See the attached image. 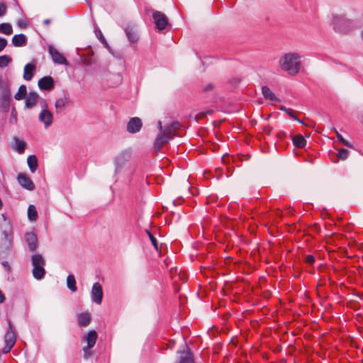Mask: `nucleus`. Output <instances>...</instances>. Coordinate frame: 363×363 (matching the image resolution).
<instances>
[{"label": "nucleus", "instance_id": "nucleus-53", "mask_svg": "<svg viewBox=\"0 0 363 363\" xmlns=\"http://www.w3.org/2000/svg\"><path fill=\"white\" fill-rule=\"evenodd\" d=\"M174 271L175 272H177V269H171V270H170V274H171V276H172V273H173V272H174Z\"/></svg>", "mask_w": 363, "mask_h": 363}, {"label": "nucleus", "instance_id": "nucleus-36", "mask_svg": "<svg viewBox=\"0 0 363 363\" xmlns=\"http://www.w3.org/2000/svg\"><path fill=\"white\" fill-rule=\"evenodd\" d=\"M281 110L284 111L289 116L293 118L294 119L299 121L301 123V120H299L296 116H295V111L293 109L291 108H286V107H281Z\"/></svg>", "mask_w": 363, "mask_h": 363}, {"label": "nucleus", "instance_id": "nucleus-30", "mask_svg": "<svg viewBox=\"0 0 363 363\" xmlns=\"http://www.w3.org/2000/svg\"><path fill=\"white\" fill-rule=\"evenodd\" d=\"M67 103V101L66 99H57L55 102V107H56L57 110V111L62 110L65 107Z\"/></svg>", "mask_w": 363, "mask_h": 363}, {"label": "nucleus", "instance_id": "nucleus-11", "mask_svg": "<svg viewBox=\"0 0 363 363\" xmlns=\"http://www.w3.org/2000/svg\"><path fill=\"white\" fill-rule=\"evenodd\" d=\"M49 52L52 58V60L55 63L66 65H68V62L67 61L66 58L55 48L49 47Z\"/></svg>", "mask_w": 363, "mask_h": 363}, {"label": "nucleus", "instance_id": "nucleus-43", "mask_svg": "<svg viewBox=\"0 0 363 363\" xmlns=\"http://www.w3.org/2000/svg\"><path fill=\"white\" fill-rule=\"evenodd\" d=\"M18 26L21 28H26L27 26V23L25 21L20 20L18 21Z\"/></svg>", "mask_w": 363, "mask_h": 363}, {"label": "nucleus", "instance_id": "nucleus-5", "mask_svg": "<svg viewBox=\"0 0 363 363\" xmlns=\"http://www.w3.org/2000/svg\"><path fill=\"white\" fill-rule=\"evenodd\" d=\"M97 337V333L94 330H90L84 337V339L86 340L87 343V347L83 348L84 359H88L91 356V352L90 351V349L95 345Z\"/></svg>", "mask_w": 363, "mask_h": 363}, {"label": "nucleus", "instance_id": "nucleus-49", "mask_svg": "<svg viewBox=\"0 0 363 363\" xmlns=\"http://www.w3.org/2000/svg\"><path fill=\"white\" fill-rule=\"evenodd\" d=\"M216 172H218V175L222 174V169H221L220 167H219V168L216 169Z\"/></svg>", "mask_w": 363, "mask_h": 363}, {"label": "nucleus", "instance_id": "nucleus-33", "mask_svg": "<svg viewBox=\"0 0 363 363\" xmlns=\"http://www.w3.org/2000/svg\"><path fill=\"white\" fill-rule=\"evenodd\" d=\"M96 35L97 37V38L100 40V42L106 47V48H108V44L106 40V38H104V36L103 35L101 31L99 30V29H97L96 31Z\"/></svg>", "mask_w": 363, "mask_h": 363}, {"label": "nucleus", "instance_id": "nucleus-45", "mask_svg": "<svg viewBox=\"0 0 363 363\" xmlns=\"http://www.w3.org/2000/svg\"><path fill=\"white\" fill-rule=\"evenodd\" d=\"M91 315L88 312H85V313H80L79 315H78V318H90Z\"/></svg>", "mask_w": 363, "mask_h": 363}, {"label": "nucleus", "instance_id": "nucleus-13", "mask_svg": "<svg viewBox=\"0 0 363 363\" xmlns=\"http://www.w3.org/2000/svg\"><path fill=\"white\" fill-rule=\"evenodd\" d=\"M38 86L42 90H51L54 87V80L50 76L44 77L38 81Z\"/></svg>", "mask_w": 363, "mask_h": 363}, {"label": "nucleus", "instance_id": "nucleus-18", "mask_svg": "<svg viewBox=\"0 0 363 363\" xmlns=\"http://www.w3.org/2000/svg\"><path fill=\"white\" fill-rule=\"evenodd\" d=\"M170 139L163 133H161L156 138L154 147L157 150H160Z\"/></svg>", "mask_w": 363, "mask_h": 363}, {"label": "nucleus", "instance_id": "nucleus-50", "mask_svg": "<svg viewBox=\"0 0 363 363\" xmlns=\"http://www.w3.org/2000/svg\"><path fill=\"white\" fill-rule=\"evenodd\" d=\"M158 128H160V130H162V122L161 121H159L158 122Z\"/></svg>", "mask_w": 363, "mask_h": 363}, {"label": "nucleus", "instance_id": "nucleus-44", "mask_svg": "<svg viewBox=\"0 0 363 363\" xmlns=\"http://www.w3.org/2000/svg\"><path fill=\"white\" fill-rule=\"evenodd\" d=\"M2 264L6 269L8 272H11V267H10V265H9L8 262L4 261V262H2Z\"/></svg>", "mask_w": 363, "mask_h": 363}, {"label": "nucleus", "instance_id": "nucleus-14", "mask_svg": "<svg viewBox=\"0 0 363 363\" xmlns=\"http://www.w3.org/2000/svg\"><path fill=\"white\" fill-rule=\"evenodd\" d=\"M25 238L28 245L29 250L32 252L35 251L38 247V239L35 234L31 232L26 233Z\"/></svg>", "mask_w": 363, "mask_h": 363}, {"label": "nucleus", "instance_id": "nucleus-35", "mask_svg": "<svg viewBox=\"0 0 363 363\" xmlns=\"http://www.w3.org/2000/svg\"><path fill=\"white\" fill-rule=\"evenodd\" d=\"M335 133H336V136H337V140L341 143H342L344 145L347 146V147H352V145L347 141L346 140L341 134H340L336 130H335Z\"/></svg>", "mask_w": 363, "mask_h": 363}, {"label": "nucleus", "instance_id": "nucleus-22", "mask_svg": "<svg viewBox=\"0 0 363 363\" xmlns=\"http://www.w3.org/2000/svg\"><path fill=\"white\" fill-rule=\"evenodd\" d=\"M28 165L30 171L33 173L38 168V160L35 155H30L27 160Z\"/></svg>", "mask_w": 363, "mask_h": 363}, {"label": "nucleus", "instance_id": "nucleus-7", "mask_svg": "<svg viewBox=\"0 0 363 363\" xmlns=\"http://www.w3.org/2000/svg\"><path fill=\"white\" fill-rule=\"evenodd\" d=\"M91 294L92 301L97 304H100L103 298V289L101 285L99 282L94 284Z\"/></svg>", "mask_w": 363, "mask_h": 363}, {"label": "nucleus", "instance_id": "nucleus-9", "mask_svg": "<svg viewBox=\"0 0 363 363\" xmlns=\"http://www.w3.org/2000/svg\"><path fill=\"white\" fill-rule=\"evenodd\" d=\"M143 123L140 118L133 117L130 118L127 124V131L130 133H135L140 130Z\"/></svg>", "mask_w": 363, "mask_h": 363}, {"label": "nucleus", "instance_id": "nucleus-24", "mask_svg": "<svg viewBox=\"0 0 363 363\" xmlns=\"http://www.w3.org/2000/svg\"><path fill=\"white\" fill-rule=\"evenodd\" d=\"M27 88L26 85L20 86L18 92L15 94L14 98L17 101L22 100L26 97Z\"/></svg>", "mask_w": 363, "mask_h": 363}, {"label": "nucleus", "instance_id": "nucleus-52", "mask_svg": "<svg viewBox=\"0 0 363 363\" xmlns=\"http://www.w3.org/2000/svg\"><path fill=\"white\" fill-rule=\"evenodd\" d=\"M226 169L228 171V173H226V175L229 176L230 175V168L228 167H226Z\"/></svg>", "mask_w": 363, "mask_h": 363}, {"label": "nucleus", "instance_id": "nucleus-31", "mask_svg": "<svg viewBox=\"0 0 363 363\" xmlns=\"http://www.w3.org/2000/svg\"><path fill=\"white\" fill-rule=\"evenodd\" d=\"M11 61V58L8 55L0 56V67H6Z\"/></svg>", "mask_w": 363, "mask_h": 363}, {"label": "nucleus", "instance_id": "nucleus-29", "mask_svg": "<svg viewBox=\"0 0 363 363\" xmlns=\"http://www.w3.org/2000/svg\"><path fill=\"white\" fill-rule=\"evenodd\" d=\"M67 286H68V288H69L72 291H77L76 280H75V278H74V275H72V274H69V275L67 277Z\"/></svg>", "mask_w": 363, "mask_h": 363}, {"label": "nucleus", "instance_id": "nucleus-40", "mask_svg": "<svg viewBox=\"0 0 363 363\" xmlns=\"http://www.w3.org/2000/svg\"><path fill=\"white\" fill-rule=\"evenodd\" d=\"M6 6L4 4H0V16H3L6 13Z\"/></svg>", "mask_w": 363, "mask_h": 363}, {"label": "nucleus", "instance_id": "nucleus-54", "mask_svg": "<svg viewBox=\"0 0 363 363\" xmlns=\"http://www.w3.org/2000/svg\"><path fill=\"white\" fill-rule=\"evenodd\" d=\"M257 322V321L256 320H254L253 321L251 322V324L254 326V324Z\"/></svg>", "mask_w": 363, "mask_h": 363}, {"label": "nucleus", "instance_id": "nucleus-41", "mask_svg": "<svg viewBox=\"0 0 363 363\" xmlns=\"http://www.w3.org/2000/svg\"><path fill=\"white\" fill-rule=\"evenodd\" d=\"M232 158L230 155H224L223 157H222V162L223 163H224L225 164H227L228 163L230 162Z\"/></svg>", "mask_w": 363, "mask_h": 363}, {"label": "nucleus", "instance_id": "nucleus-25", "mask_svg": "<svg viewBox=\"0 0 363 363\" xmlns=\"http://www.w3.org/2000/svg\"><path fill=\"white\" fill-rule=\"evenodd\" d=\"M0 33L5 34L7 35L13 33V28L10 23H2L0 24Z\"/></svg>", "mask_w": 363, "mask_h": 363}, {"label": "nucleus", "instance_id": "nucleus-48", "mask_svg": "<svg viewBox=\"0 0 363 363\" xmlns=\"http://www.w3.org/2000/svg\"><path fill=\"white\" fill-rule=\"evenodd\" d=\"M50 22H51V21L50 19H45V20H44L43 23L45 25L48 26V25H49L50 23Z\"/></svg>", "mask_w": 363, "mask_h": 363}, {"label": "nucleus", "instance_id": "nucleus-4", "mask_svg": "<svg viewBox=\"0 0 363 363\" xmlns=\"http://www.w3.org/2000/svg\"><path fill=\"white\" fill-rule=\"evenodd\" d=\"M16 342V335L11 325V321H8V328L4 336L5 346L2 349V352L6 354L9 352L15 345Z\"/></svg>", "mask_w": 363, "mask_h": 363}, {"label": "nucleus", "instance_id": "nucleus-32", "mask_svg": "<svg viewBox=\"0 0 363 363\" xmlns=\"http://www.w3.org/2000/svg\"><path fill=\"white\" fill-rule=\"evenodd\" d=\"M146 232H147V234L148 235V237H149L154 248L156 250V251L159 252V250H160L159 245H158L156 238L150 231L146 230Z\"/></svg>", "mask_w": 363, "mask_h": 363}, {"label": "nucleus", "instance_id": "nucleus-26", "mask_svg": "<svg viewBox=\"0 0 363 363\" xmlns=\"http://www.w3.org/2000/svg\"><path fill=\"white\" fill-rule=\"evenodd\" d=\"M262 94L266 99H268L270 101L277 100L274 94L272 91V90L269 87L263 86L262 89Z\"/></svg>", "mask_w": 363, "mask_h": 363}, {"label": "nucleus", "instance_id": "nucleus-6", "mask_svg": "<svg viewBox=\"0 0 363 363\" xmlns=\"http://www.w3.org/2000/svg\"><path fill=\"white\" fill-rule=\"evenodd\" d=\"M152 18L156 25V28L159 30H164L169 24L167 17L161 11H154L152 13Z\"/></svg>", "mask_w": 363, "mask_h": 363}, {"label": "nucleus", "instance_id": "nucleus-28", "mask_svg": "<svg viewBox=\"0 0 363 363\" xmlns=\"http://www.w3.org/2000/svg\"><path fill=\"white\" fill-rule=\"evenodd\" d=\"M125 34L128 38V40L133 43L137 40V35L133 30V28L130 26H128L125 29Z\"/></svg>", "mask_w": 363, "mask_h": 363}, {"label": "nucleus", "instance_id": "nucleus-47", "mask_svg": "<svg viewBox=\"0 0 363 363\" xmlns=\"http://www.w3.org/2000/svg\"><path fill=\"white\" fill-rule=\"evenodd\" d=\"M212 89H213V85L212 84H208V86H206L204 88V91H210V90H212Z\"/></svg>", "mask_w": 363, "mask_h": 363}, {"label": "nucleus", "instance_id": "nucleus-1", "mask_svg": "<svg viewBox=\"0 0 363 363\" xmlns=\"http://www.w3.org/2000/svg\"><path fill=\"white\" fill-rule=\"evenodd\" d=\"M300 57L296 53H287L280 60L282 69L287 71L289 74H296L301 67Z\"/></svg>", "mask_w": 363, "mask_h": 363}, {"label": "nucleus", "instance_id": "nucleus-37", "mask_svg": "<svg viewBox=\"0 0 363 363\" xmlns=\"http://www.w3.org/2000/svg\"><path fill=\"white\" fill-rule=\"evenodd\" d=\"M315 261V259L313 255H308L305 258V262L309 264H313Z\"/></svg>", "mask_w": 363, "mask_h": 363}, {"label": "nucleus", "instance_id": "nucleus-16", "mask_svg": "<svg viewBox=\"0 0 363 363\" xmlns=\"http://www.w3.org/2000/svg\"><path fill=\"white\" fill-rule=\"evenodd\" d=\"M39 96L37 93L30 91L26 97L25 105L28 108H32L34 107L38 102Z\"/></svg>", "mask_w": 363, "mask_h": 363}, {"label": "nucleus", "instance_id": "nucleus-10", "mask_svg": "<svg viewBox=\"0 0 363 363\" xmlns=\"http://www.w3.org/2000/svg\"><path fill=\"white\" fill-rule=\"evenodd\" d=\"M179 363H194L193 354L186 345H184L183 350H179Z\"/></svg>", "mask_w": 363, "mask_h": 363}, {"label": "nucleus", "instance_id": "nucleus-19", "mask_svg": "<svg viewBox=\"0 0 363 363\" xmlns=\"http://www.w3.org/2000/svg\"><path fill=\"white\" fill-rule=\"evenodd\" d=\"M1 106L5 109H9L11 101V93L9 89L3 91L1 96Z\"/></svg>", "mask_w": 363, "mask_h": 363}, {"label": "nucleus", "instance_id": "nucleus-51", "mask_svg": "<svg viewBox=\"0 0 363 363\" xmlns=\"http://www.w3.org/2000/svg\"><path fill=\"white\" fill-rule=\"evenodd\" d=\"M284 135V133L283 132H280L277 134V136L279 137V138H281L283 135Z\"/></svg>", "mask_w": 363, "mask_h": 363}, {"label": "nucleus", "instance_id": "nucleus-8", "mask_svg": "<svg viewBox=\"0 0 363 363\" xmlns=\"http://www.w3.org/2000/svg\"><path fill=\"white\" fill-rule=\"evenodd\" d=\"M20 185L28 190L32 191L35 189V184L30 178L25 173H20L17 177Z\"/></svg>", "mask_w": 363, "mask_h": 363}, {"label": "nucleus", "instance_id": "nucleus-20", "mask_svg": "<svg viewBox=\"0 0 363 363\" xmlns=\"http://www.w3.org/2000/svg\"><path fill=\"white\" fill-rule=\"evenodd\" d=\"M12 43L16 47L24 46L27 43V38L24 34L15 35L12 38Z\"/></svg>", "mask_w": 363, "mask_h": 363}, {"label": "nucleus", "instance_id": "nucleus-42", "mask_svg": "<svg viewBox=\"0 0 363 363\" xmlns=\"http://www.w3.org/2000/svg\"><path fill=\"white\" fill-rule=\"evenodd\" d=\"M272 130V127H271L270 125H266L263 128V132L268 135L271 134Z\"/></svg>", "mask_w": 363, "mask_h": 363}, {"label": "nucleus", "instance_id": "nucleus-15", "mask_svg": "<svg viewBox=\"0 0 363 363\" xmlns=\"http://www.w3.org/2000/svg\"><path fill=\"white\" fill-rule=\"evenodd\" d=\"M39 119L48 127L52 123V114L48 109H43L39 115Z\"/></svg>", "mask_w": 363, "mask_h": 363}, {"label": "nucleus", "instance_id": "nucleus-12", "mask_svg": "<svg viewBox=\"0 0 363 363\" xmlns=\"http://www.w3.org/2000/svg\"><path fill=\"white\" fill-rule=\"evenodd\" d=\"M181 125L177 121L172 122L170 125H167L162 133L170 140L176 135L177 131L179 129Z\"/></svg>", "mask_w": 363, "mask_h": 363}, {"label": "nucleus", "instance_id": "nucleus-27", "mask_svg": "<svg viewBox=\"0 0 363 363\" xmlns=\"http://www.w3.org/2000/svg\"><path fill=\"white\" fill-rule=\"evenodd\" d=\"M28 217L30 221H35L38 218V212L33 205H30L28 208Z\"/></svg>", "mask_w": 363, "mask_h": 363}, {"label": "nucleus", "instance_id": "nucleus-34", "mask_svg": "<svg viewBox=\"0 0 363 363\" xmlns=\"http://www.w3.org/2000/svg\"><path fill=\"white\" fill-rule=\"evenodd\" d=\"M26 149V143L22 140H16V150L18 153L22 154L24 152Z\"/></svg>", "mask_w": 363, "mask_h": 363}, {"label": "nucleus", "instance_id": "nucleus-2", "mask_svg": "<svg viewBox=\"0 0 363 363\" xmlns=\"http://www.w3.org/2000/svg\"><path fill=\"white\" fill-rule=\"evenodd\" d=\"M332 25L336 32L342 34H347L355 28L352 21L345 18L344 16L338 15L333 16Z\"/></svg>", "mask_w": 363, "mask_h": 363}, {"label": "nucleus", "instance_id": "nucleus-21", "mask_svg": "<svg viewBox=\"0 0 363 363\" xmlns=\"http://www.w3.org/2000/svg\"><path fill=\"white\" fill-rule=\"evenodd\" d=\"M294 145L297 148H303L306 145V140L302 135L291 137Z\"/></svg>", "mask_w": 363, "mask_h": 363}, {"label": "nucleus", "instance_id": "nucleus-3", "mask_svg": "<svg viewBox=\"0 0 363 363\" xmlns=\"http://www.w3.org/2000/svg\"><path fill=\"white\" fill-rule=\"evenodd\" d=\"M31 262L33 266V275L36 279H41L45 274V260L40 254L33 255L31 257Z\"/></svg>", "mask_w": 363, "mask_h": 363}, {"label": "nucleus", "instance_id": "nucleus-23", "mask_svg": "<svg viewBox=\"0 0 363 363\" xmlns=\"http://www.w3.org/2000/svg\"><path fill=\"white\" fill-rule=\"evenodd\" d=\"M349 155V151L346 149L342 148L338 150V152L336 154V158L333 160V162L336 163L340 160H345Z\"/></svg>", "mask_w": 363, "mask_h": 363}, {"label": "nucleus", "instance_id": "nucleus-17", "mask_svg": "<svg viewBox=\"0 0 363 363\" xmlns=\"http://www.w3.org/2000/svg\"><path fill=\"white\" fill-rule=\"evenodd\" d=\"M35 69V65L33 63H28L24 67L23 78L26 81L32 79L34 71Z\"/></svg>", "mask_w": 363, "mask_h": 363}, {"label": "nucleus", "instance_id": "nucleus-39", "mask_svg": "<svg viewBox=\"0 0 363 363\" xmlns=\"http://www.w3.org/2000/svg\"><path fill=\"white\" fill-rule=\"evenodd\" d=\"M91 319H80L79 325L82 327H86L90 323Z\"/></svg>", "mask_w": 363, "mask_h": 363}, {"label": "nucleus", "instance_id": "nucleus-38", "mask_svg": "<svg viewBox=\"0 0 363 363\" xmlns=\"http://www.w3.org/2000/svg\"><path fill=\"white\" fill-rule=\"evenodd\" d=\"M7 40L5 38H0V52L6 47Z\"/></svg>", "mask_w": 363, "mask_h": 363}, {"label": "nucleus", "instance_id": "nucleus-46", "mask_svg": "<svg viewBox=\"0 0 363 363\" xmlns=\"http://www.w3.org/2000/svg\"><path fill=\"white\" fill-rule=\"evenodd\" d=\"M6 298L3 292L0 290V303H2L4 302Z\"/></svg>", "mask_w": 363, "mask_h": 363}]
</instances>
